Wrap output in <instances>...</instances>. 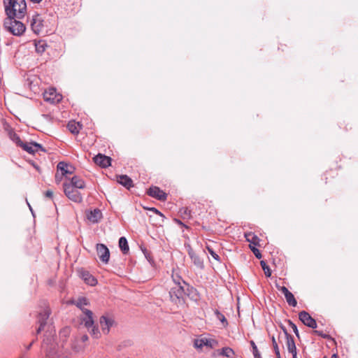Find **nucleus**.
I'll use <instances>...</instances> for the list:
<instances>
[{"mask_svg": "<svg viewBox=\"0 0 358 358\" xmlns=\"http://www.w3.org/2000/svg\"><path fill=\"white\" fill-rule=\"evenodd\" d=\"M89 303V301L86 297H80L75 302L76 306L83 311L85 315L82 318L85 327L87 329L88 331L92 336L94 338H99L100 336V332L99 329L94 325L93 313L91 310L84 308L85 306H88Z\"/></svg>", "mask_w": 358, "mask_h": 358, "instance_id": "nucleus-1", "label": "nucleus"}, {"mask_svg": "<svg viewBox=\"0 0 358 358\" xmlns=\"http://www.w3.org/2000/svg\"><path fill=\"white\" fill-rule=\"evenodd\" d=\"M7 17L22 19L27 14L25 0H12L4 6Z\"/></svg>", "mask_w": 358, "mask_h": 358, "instance_id": "nucleus-2", "label": "nucleus"}, {"mask_svg": "<svg viewBox=\"0 0 358 358\" xmlns=\"http://www.w3.org/2000/svg\"><path fill=\"white\" fill-rule=\"evenodd\" d=\"M183 285H171L169 297L171 301L178 307L184 306L185 303L186 292Z\"/></svg>", "mask_w": 358, "mask_h": 358, "instance_id": "nucleus-3", "label": "nucleus"}, {"mask_svg": "<svg viewBox=\"0 0 358 358\" xmlns=\"http://www.w3.org/2000/svg\"><path fill=\"white\" fill-rule=\"evenodd\" d=\"M15 18V17H7L4 21V27L12 34L20 36L25 31L26 27L22 22Z\"/></svg>", "mask_w": 358, "mask_h": 358, "instance_id": "nucleus-4", "label": "nucleus"}, {"mask_svg": "<svg viewBox=\"0 0 358 358\" xmlns=\"http://www.w3.org/2000/svg\"><path fill=\"white\" fill-rule=\"evenodd\" d=\"M41 308L38 314L39 327L37 329V334H39L43 329L44 326L46 324V321L50 315V310L47 301H43L41 302Z\"/></svg>", "mask_w": 358, "mask_h": 358, "instance_id": "nucleus-5", "label": "nucleus"}, {"mask_svg": "<svg viewBox=\"0 0 358 358\" xmlns=\"http://www.w3.org/2000/svg\"><path fill=\"white\" fill-rule=\"evenodd\" d=\"M64 192L65 195L72 201L76 203H81L83 201V195L78 189L75 188L67 182L63 184Z\"/></svg>", "mask_w": 358, "mask_h": 358, "instance_id": "nucleus-6", "label": "nucleus"}, {"mask_svg": "<svg viewBox=\"0 0 358 358\" xmlns=\"http://www.w3.org/2000/svg\"><path fill=\"white\" fill-rule=\"evenodd\" d=\"M57 172L55 175V181L59 183L62 180V176H66L68 174H72L73 172V167L70 164L60 162L57 166Z\"/></svg>", "mask_w": 358, "mask_h": 358, "instance_id": "nucleus-7", "label": "nucleus"}, {"mask_svg": "<svg viewBox=\"0 0 358 358\" xmlns=\"http://www.w3.org/2000/svg\"><path fill=\"white\" fill-rule=\"evenodd\" d=\"M43 99L50 103H57L62 100V96L57 92L55 88L51 87L44 92Z\"/></svg>", "mask_w": 358, "mask_h": 358, "instance_id": "nucleus-8", "label": "nucleus"}, {"mask_svg": "<svg viewBox=\"0 0 358 358\" xmlns=\"http://www.w3.org/2000/svg\"><path fill=\"white\" fill-rule=\"evenodd\" d=\"M217 345V341L215 339L201 338L194 340V346L196 349H202L204 346L209 348H214Z\"/></svg>", "mask_w": 358, "mask_h": 358, "instance_id": "nucleus-9", "label": "nucleus"}, {"mask_svg": "<svg viewBox=\"0 0 358 358\" xmlns=\"http://www.w3.org/2000/svg\"><path fill=\"white\" fill-rule=\"evenodd\" d=\"M96 250L100 260L104 264H108L110 259V251L107 246L103 243H97Z\"/></svg>", "mask_w": 358, "mask_h": 358, "instance_id": "nucleus-10", "label": "nucleus"}, {"mask_svg": "<svg viewBox=\"0 0 358 358\" xmlns=\"http://www.w3.org/2000/svg\"><path fill=\"white\" fill-rule=\"evenodd\" d=\"M30 25L32 31L35 34H38L41 33L43 27V20L41 16L38 14L33 15L30 21Z\"/></svg>", "mask_w": 358, "mask_h": 358, "instance_id": "nucleus-11", "label": "nucleus"}, {"mask_svg": "<svg viewBox=\"0 0 358 358\" xmlns=\"http://www.w3.org/2000/svg\"><path fill=\"white\" fill-rule=\"evenodd\" d=\"M299 318L306 326L312 329H315L317 327V322L315 320L313 319L306 311L303 310L300 312L299 313Z\"/></svg>", "mask_w": 358, "mask_h": 358, "instance_id": "nucleus-12", "label": "nucleus"}, {"mask_svg": "<svg viewBox=\"0 0 358 358\" xmlns=\"http://www.w3.org/2000/svg\"><path fill=\"white\" fill-rule=\"evenodd\" d=\"M99 323L102 332L104 334H108L110 331V328L113 325L114 320L112 317L102 315L100 317Z\"/></svg>", "mask_w": 358, "mask_h": 358, "instance_id": "nucleus-13", "label": "nucleus"}, {"mask_svg": "<svg viewBox=\"0 0 358 358\" xmlns=\"http://www.w3.org/2000/svg\"><path fill=\"white\" fill-rule=\"evenodd\" d=\"M24 151L29 154H34L39 150L45 151L42 145L35 142H25L20 146Z\"/></svg>", "mask_w": 358, "mask_h": 358, "instance_id": "nucleus-14", "label": "nucleus"}, {"mask_svg": "<svg viewBox=\"0 0 358 358\" xmlns=\"http://www.w3.org/2000/svg\"><path fill=\"white\" fill-rule=\"evenodd\" d=\"M148 194L155 199L160 201H165L167 197V194L159 187L152 186L148 190Z\"/></svg>", "mask_w": 358, "mask_h": 358, "instance_id": "nucleus-15", "label": "nucleus"}, {"mask_svg": "<svg viewBox=\"0 0 358 358\" xmlns=\"http://www.w3.org/2000/svg\"><path fill=\"white\" fill-rule=\"evenodd\" d=\"M277 287L285 295L287 303L290 306L296 307L297 305V301H296L294 296L293 295V294L292 292H290L288 290V289L285 286H282V287L278 286Z\"/></svg>", "mask_w": 358, "mask_h": 358, "instance_id": "nucleus-16", "label": "nucleus"}, {"mask_svg": "<svg viewBox=\"0 0 358 358\" xmlns=\"http://www.w3.org/2000/svg\"><path fill=\"white\" fill-rule=\"evenodd\" d=\"M93 160L94 163L102 168H106L110 166L111 158L102 154H98L96 155Z\"/></svg>", "mask_w": 358, "mask_h": 358, "instance_id": "nucleus-17", "label": "nucleus"}, {"mask_svg": "<svg viewBox=\"0 0 358 358\" xmlns=\"http://www.w3.org/2000/svg\"><path fill=\"white\" fill-rule=\"evenodd\" d=\"M285 338H286V346L288 352L290 354L296 352V347L295 345V342L294 338L287 333L286 329H283Z\"/></svg>", "mask_w": 358, "mask_h": 358, "instance_id": "nucleus-18", "label": "nucleus"}, {"mask_svg": "<svg viewBox=\"0 0 358 358\" xmlns=\"http://www.w3.org/2000/svg\"><path fill=\"white\" fill-rule=\"evenodd\" d=\"M86 216L89 221L92 223H96L101 218L102 214L100 210L94 209L87 212Z\"/></svg>", "mask_w": 358, "mask_h": 358, "instance_id": "nucleus-19", "label": "nucleus"}, {"mask_svg": "<svg viewBox=\"0 0 358 358\" xmlns=\"http://www.w3.org/2000/svg\"><path fill=\"white\" fill-rule=\"evenodd\" d=\"M80 276L87 285L94 286L97 283L96 279L87 271H81Z\"/></svg>", "mask_w": 358, "mask_h": 358, "instance_id": "nucleus-20", "label": "nucleus"}, {"mask_svg": "<svg viewBox=\"0 0 358 358\" xmlns=\"http://www.w3.org/2000/svg\"><path fill=\"white\" fill-rule=\"evenodd\" d=\"M68 185H73L75 188L78 189H83L85 187V182L83 178L80 176H73L69 182H67Z\"/></svg>", "mask_w": 358, "mask_h": 358, "instance_id": "nucleus-21", "label": "nucleus"}, {"mask_svg": "<svg viewBox=\"0 0 358 358\" xmlns=\"http://www.w3.org/2000/svg\"><path fill=\"white\" fill-rule=\"evenodd\" d=\"M117 182L128 189L133 187L132 180L127 175L120 176L117 178Z\"/></svg>", "mask_w": 358, "mask_h": 358, "instance_id": "nucleus-22", "label": "nucleus"}, {"mask_svg": "<svg viewBox=\"0 0 358 358\" xmlns=\"http://www.w3.org/2000/svg\"><path fill=\"white\" fill-rule=\"evenodd\" d=\"M67 127L71 133L78 134L82 128V124L80 122L70 121L67 124Z\"/></svg>", "mask_w": 358, "mask_h": 358, "instance_id": "nucleus-23", "label": "nucleus"}, {"mask_svg": "<svg viewBox=\"0 0 358 358\" xmlns=\"http://www.w3.org/2000/svg\"><path fill=\"white\" fill-rule=\"evenodd\" d=\"M34 45L36 51L38 54L43 53L48 47L47 43L43 40L34 41Z\"/></svg>", "mask_w": 358, "mask_h": 358, "instance_id": "nucleus-24", "label": "nucleus"}, {"mask_svg": "<svg viewBox=\"0 0 358 358\" xmlns=\"http://www.w3.org/2000/svg\"><path fill=\"white\" fill-rule=\"evenodd\" d=\"M245 237L246 238V241L251 244H252L254 246L258 245L259 242V238L257 235H255L252 232H248L245 234Z\"/></svg>", "mask_w": 358, "mask_h": 358, "instance_id": "nucleus-25", "label": "nucleus"}, {"mask_svg": "<svg viewBox=\"0 0 358 358\" xmlns=\"http://www.w3.org/2000/svg\"><path fill=\"white\" fill-rule=\"evenodd\" d=\"M171 278H172V282H173L171 285L186 286L185 282L182 279V278L177 273H176L175 271H173Z\"/></svg>", "mask_w": 358, "mask_h": 358, "instance_id": "nucleus-26", "label": "nucleus"}, {"mask_svg": "<svg viewBox=\"0 0 358 358\" xmlns=\"http://www.w3.org/2000/svg\"><path fill=\"white\" fill-rule=\"evenodd\" d=\"M178 213L182 220H189L192 218V211L187 207L180 208Z\"/></svg>", "mask_w": 358, "mask_h": 358, "instance_id": "nucleus-27", "label": "nucleus"}, {"mask_svg": "<svg viewBox=\"0 0 358 358\" xmlns=\"http://www.w3.org/2000/svg\"><path fill=\"white\" fill-rule=\"evenodd\" d=\"M119 247L124 254L128 253L129 250L127 240L125 237H120L119 239Z\"/></svg>", "mask_w": 358, "mask_h": 358, "instance_id": "nucleus-28", "label": "nucleus"}, {"mask_svg": "<svg viewBox=\"0 0 358 358\" xmlns=\"http://www.w3.org/2000/svg\"><path fill=\"white\" fill-rule=\"evenodd\" d=\"M189 255L191 259L192 260L193 263L197 267H199V268H202L203 267V261L200 259V257L196 254H195L192 251H189Z\"/></svg>", "mask_w": 358, "mask_h": 358, "instance_id": "nucleus-29", "label": "nucleus"}, {"mask_svg": "<svg viewBox=\"0 0 358 358\" xmlns=\"http://www.w3.org/2000/svg\"><path fill=\"white\" fill-rule=\"evenodd\" d=\"M219 355L227 358H232L234 355V351L231 348L224 347L220 350Z\"/></svg>", "mask_w": 358, "mask_h": 358, "instance_id": "nucleus-30", "label": "nucleus"}, {"mask_svg": "<svg viewBox=\"0 0 358 358\" xmlns=\"http://www.w3.org/2000/svg\"><path fill=\"white\" fill-rule=\"evenodd\" d=\"M10 138L19 147L24 143L20 138V136L15 132L9 133Z\"/></svg>", "mask_w": 358, "mask_h": 358, "instance_id": "nucleus-31", "label": "nucleus"}, {"mask_svg": "<svg viewBox=\"0 0 358 358\" xmlns=\"http://www.w3.org/2000/svg\"><path fill=\"white\" fill-rule=\"evenodd\" d=\"M215 314L216 315L217 319L219 320L222 322L223 326H224V327L227 326V324H228L227 320L222 313H221L218 310H215Z\"/></svg>", "mask_w": 358, "mask_h": 358, "instance_id": "nucleus-32", "label": "nucleus"}, {"mask_svg": "<svg viewBox=\"0 0 358 358\" xmlns=\"http://www.w3.org/2000/svg\"><path fill=\"white\" fill-rule=\"evenodd\" d=\"M250 345L252 348V353H253L254 357L255 358H262L255 343L253 341H251Z\"/></svg>", "mask_w": 358, "mask_h": 358, "instance_id": "nucleus-33", "label": "nucleus"}, {"mask_svg": "<svg viewBox=\"0 0 358 358\" xmlns=\"http://www.w3.org/2000/svg\"><path fill=\"white\" fill-rule=\"evenodd\" d=\"M206 249L208 250L210 255L213 257L214 259L217 262H220V257L219 255L211 248L210 246H206Z\"/></svg>", "mask_w": 358, "mask_h": 358, "instance_id": "nucleus-34", "label": "nucleus"}, {"mask_svg": "<svg viewBox=\"0 0 358 358\" xmlns=\"http://www.w3.org/2000/svg\"><path fill=\"white\" fill-rule=\"evenodd\" d=\"M261 265L264 271L265 275L267 277H270L271 275V269L269 268V267L264 262H261Z\"/></svg>", "mask_w": 358, "mask_h": 358, "instance_id": "nucleus-35", "label": "nucleus"}, {"mask_svg": "<svg viewBox=\"0 0 358 358\" xmlns=\"http://www.w3.org/2000/svg\"><path fill=\"white\" fill-rule=\"evenodd\" d=\"M288 322H289V327L292 328V329L293 330V331L294 332L296 336L298 338H299V331H298L296 325L294 323H293L292 321H290V320H289Z\"/></svg>", "mask_w": 358, "mask_h": 358, "instance_id": "nucleus-36", "label": "nucleus"}, {"mask_svg": "<svg viewBox=\"0 0 358 358\" xmlns=\"http://www.w3.org/2000/svg\"><path fill=\"white\" fill-rule=\"evenodd\" d=\"M45 358H59V356L55 352L50 350L47 352Z\"/></svg>", "mask_w": 358, "mask_h": 358, "instance_id": "nucleus-37", "label": "nucleus"}, {"mask_svg": "<svg viewBox=\"0 0 358 358\" xmlns=\"http://www.w3.org/2000/svg\"><path fill=\"white\" fill-rule=\"evenodd\" d=\"M252 251L253 252L254 255L257 257V258H261L262 257V255L259 252V250L258 249H257L255 246H252L251 245H250Z\"/></svg>", "mask_w": 358, "mask_h": 358, "instance_id": "nucleus-38", "label": "nucleus"}, {"mask_svg": "<svg viewBox=\"0 0 358 358\" xmlns=\"http://www.w3.org/2000/svg\"><path fill=\"white\" fill-rule=\"evenodd\" d=\"M271 340H272V345H273V350H274V351H277V350H279V347L278 345V343L275 341V337L273 336Z\"/></svg>", "mask_w": 358, "mask_h": 358, "instance_id": "nucleus-39", "label": "nucleus"}, {"mask_svg": "<svg viewBox=\"0 0 358 358\" xmlns=\"http://www.w3.org/2000/svg\"><path fill=\"white\" fill-rule=\"evenodd\" d=\"M173 222H174L176 224H177L180 225V226L184 227H185V228H188V227H187L186 224H184V223H183L180 220H179V219L174 218V219H173Z\"/></svg>", "mask_w": 358, "mask_h": 358, "instance_id": "nucleus-40", "label": "nucleus"}, {"mask_svg": "<svg viewBox=\"0 0 358 358\" xmlns=\"http://www.w3.org/2000/svg\"><path fill=\"white\" fill-rule=\"evenodd\" d=\"M149 210L153 212L154 213H155L156 215H158L159 216L162 217H164V215L159 212L157 208H150L149 209Z\"/></svg>", "mask_w": 358, "mask_h": 358, "instance_id": "nucleus-41", "label": "nucleus"}, {"mask_svg": "<svg viewBox=\"0 0 358 358\" xmlns=\"http://www.w3.org/2000/svg\"><path fill=\"white\" fill-rule=\"evenodd\" d=\"M45 196L46 197H48V198H50V199H52V196H53V192H52V191H51V190H47V191L45 192Z\"/></svg>", "mask_w": 358, "mask_h": 358, "instance_id": "nucleus-42", "label": "nucleus"}, {"mask_svg": "<svg viewBox=\"0 0 358 358\" xmlns=\"http://www.w3.org/2000/svg\"><path fill=\"white\" fill-rule=\"evenodd\" d=\"M315 333L317 334L319 336H321L322 338H327V336L326 334H322V331H315Z\"/></svg>", "mask_w": 358, "mask_h": 358, "instance_id": "nucleus-43", "label": "nucleus"}, {"mask_svg": "<svg viewBox=\"0 0 358 358\" xmlns=\"http://www.w3.org/2000/svg\"><path fill=\"white\" fill-rule=\"evenodd\" d=\"M274 352H275V354L276 355V358H281L280 353V350H277V351H274Z\"/></svg>", "mask_w": 358, "mask_h": 358, "instance_id": "nucleus-44", "label": "nucleus"}, {"mask_svg": "<svg viewBox=\"0 0 358 358\" xmlns=\"http://www.w3.org/2000/svg\"><path fill=\"white\" fill-rule=\"evenodd\" d=\"M32 165L38 171H40L39 166L37 164L32 163Z\"/></svg>", "mask_w": 358, "mask_h": 358, "instance_id": "nucleus-45", "label": "nucleus"}, {"mask_svg": "<svg viewBox=\"0 0 358 358\" xmlns=\"http://www.w3.org/2000/svg\"><path fill=\"white\" fill-rule=\"evenodd\" d=\"M34 341H33L31 343H30L27 346V350H29L31 347V345H33Z\"/></svg>", "mask_w": 358, "mask_h": 358, "instance_id": "nucleus-46", "label": "nucleus"}, {"mask_svg": "<svg viewBox=\"0 0 358 358\" xmlns=\"http://www.w3.org/2000/svg\"><path fill=\"white\" fill-rule=\"evenodd\" d=\"M292 358H298L297 352L292 353Z\"/></svg>", "mask_w": 358, "mask_h": 358, "instance_id": "nucleus-47", "label": "nucleus"}, {"mask_svg": "<svg viewBox=\"0 0 358 358\" xmlns=\"http://www.w3.org/2000/svg\"><path fill=\"white\" fill-rule=\"evenodd\" d=\"M33 3H40L42 0H30Z\"/></svg>", "mask_w": 358, "mask_h": 358, "instance_id": "nucleus-48", "label": "nucleus"}, {"mask_svg": "<svg viewBox=\"0 0 358 358\" xmlns=\"http://www.w3.org/2000/svg\"><path fill=\"white\" fill-rule=\"evenodd\" d=\"M331 358H338V355L336 354H334L332 356H331Z\"/></svg>", "mask_w": 358, "mask_h": 358, "instance_id": "nucleus-49", "label": "nucleus"}, {"mask_svg": "<svg viewBox=\"0 0 358 358\" xmlns=\"http://www.w3.org/2000/svg\"><path fill=\"white\" fill-rule=\"evenodd\" d=\"M45 344H46V342H45V341L44 340V341H43V346L44 347V345H45Z\"/></svg>", "mask_w": 358, "mask_h": 358, "instance_id": "nucleus-50", "label": "nucleus"}, {"mask_svg": "<svg viewBox=\"0 0 358 358\" xmlns=\"http://www.w3.org/2000/svg\"><path fill=\"white\" fill-rule=\"evenodd\" d=\"M87 336L83 337V339H87Z\"/></svg>", "mask_w": 358, "mask_h": 358, "instance_id": "nucleus-51", "label": "nucleus"}, {"mask_svg": "<svg viewBox=\"0 0 358 358\" xmlns=\"http://www.w3.org/2000/svg\"><path fill=\"white\" fill-rule=\"evenodd\" d=\"M324 358H327V357H324Z\"/></svg>", "mask_w": 358, "mask_h": 358, "instance_id": "nucleus-52", "label": "nucleus"}]
</instances>
